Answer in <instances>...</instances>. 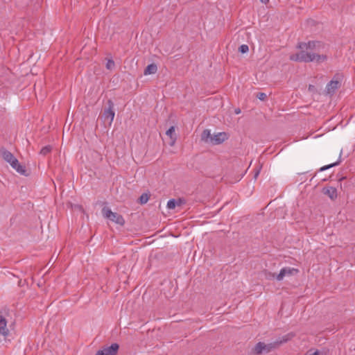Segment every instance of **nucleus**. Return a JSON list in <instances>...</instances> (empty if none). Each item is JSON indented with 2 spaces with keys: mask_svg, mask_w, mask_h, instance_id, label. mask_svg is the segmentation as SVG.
Wrapping results in <instances>:
<instances>
[{
  "mask_svg": "<svg viewBox=\"0 0 355 355\" xmlns=\"http://www.w3.org/2000/svg\"><path fill=\"white\" fill-rule=\"evenodd\" d=\"M114 104L111 99H108L106 103V106L103 110L102 114L100 116V119L104 122L109 120V124L111 125L112 123L115 112L114 110Z\"/></svg>",
  "mask_w": 355,
  "mask_h": 355,
  "instance_id": "4",
  "label": "nucleus"
},
{
  "mask_svg": "<svg viewBox=\"0 0 355 355\" xmlns=\"http://www.w3.org/2000/svg\"><path fill=\"white\" fill-rule=\"evenodd\" d=\"M102 214L105 218L109 219L116 224L120 225L121 226L125 224V220L122 215L116 212L112 211V210L107 207H104L102 209Z\"/></svg>",
  "mask_w": 355,
  "mask_h": 355,
  "instance_id": "3",
  "label": "nucleus"
},
{
  "mask_svg": "<svg viewBox=\"0 0 355 355\" xmlns=\"http://www.w3.org/2000/svg\"><path fill=\"white\" fill-rule=\"evenodd\" d=\"M249 51V47L247 44H242L239 48V51L241 53H246Z\"/></svg>",
  "mask_w": 355,
  "mask_h": 355,
  "instance_id": "23",
  "label": "nucleus"
},
{
  "mask_svg": "<svg viewBox=\"0 0 355 355\" xmlns=\"http://www.w3.org/2000/svg\"><path fill=\"white\" fill-rule=\"evenodd\" d=\"M31 0H28L27 2H26V4H28L29 1H31Z\"/></svg>",
  "mask_w": 355,
  "mask_h": 355,
  "instance_id": "35",
  "label": "nucleus"
},
{
  "mask_svg": "<svg viewBox=\"0 0 355 355\" xmlns=\"http://www.w3.org/2000/svg\"><path fill=\"white\" fill-rule=\"evenodd\" d=\"M259 171H260V169H258L256 171L255 173H254V178L256 179L257 178V176L259 175Z\"/></svg>",
  "mask_w": 355,
  "mask_h": 355,
  "instance_id": "28",
  "label": "nucleus"
},
{
  "mask_svg": "<svg viewBox=\"0 0 355 355\" xmlns=\"http://www.w3.org/2000/svg\"><path fill=\"white\" fill-rule=\"evenodd\" d=\"M52 150V146L51 145H47L46 146H44L40 153L44 156L48 155L49 153H50Z\"/></svg>",
  "mask_w": 355,
  "mask_h": 355,
  "instance_id": "20",
  "label": "nucleus"
},
{
  "mask_svg": "<svg viewBox=\"0 0 355 355\" xmlns=\"http://www.w3.org/2000/svg\"><path fill=\"white\" fill-rule=\"evenodd\" d=\"M178 202L174 198L170 199L167 202V207L169 209H173L177 207V205H178Z\"/></svg>",
  "mask_w": 355,
  "mask_h": 355,
  "instance_id": "21",
  "label": "nucleus"
},
{
  "mask_svg": "<svg viewBox=\"0 0 355 355\" xmlns=\"http://www.w3.org/2000/svg\"><path fill=\"white\" fill-rule=\"evenodd\" d=\"M176 201L178 202V205H177V206H181L182 205L185 203V200L183 198H178V200H176Z\"/></svg>",
  "mask_w": 355,
  "mask_h": 355,
  "instance_id": "26",
  "label": "nucleus"
},
{
  "mask_svg": "<svg viewBox=\"0 0 355 355\" xmlns=\"http://www.w3.org/2000/svg\"><path fill=\"white\" fill-rule=\"evenodd\" d=\"M323 194L327 196L331 200H334L338 197L337 190L335 187H324L322 189Z\"/></svg>",
  "mask_w": 355,
  "mask_h": 355,
  "instance_id": "10",
  "label": "nucleus"
},
{
  "mask_svg": "<svg viewBox=\"0 0 355 355\" xmlns=\"http://www.w3.org/2000/svg\"><path fill=\"white\" fill-rule=\"evenodd\" d=\"M53 257H52L50 259L49 262L53 261V263H54V262H55V261H53Z\"/></svg>",
  "mask_w": 355,
  "mask_h": 355,
  "instance_id": "33",
  "label": "nucleus"
},
{
  "mask_svg": "<svg viewBox=\"0 0 355 355\" xmlns=\"http://www.w3.org/2000/svg\"><path fill=\"white\" fill-rule=\"evenodd\" d=\"M322 42L320 41H309L308 42H298L297 48L300 49V51H307V50L313 51L318 47H320Z\"/></svg>",
  "mask_w": 355,
  "mask_h": 355,
  "instance_id": "5",
  "label": "nucleus"
},
{
  "mask_svg": "<svg viewBox=\"0 0 355 355\" xmlns=\"http://www.w3.org/2000/svg\"><path fill=\"white\" fill-rule=\"evenodd\" d=\"M78 209L83 210V208L81 205H77Z\"/></svg>",
  "mask_w": 355,
  "mask_h": 355,
  "instance_id": "32",
  "label": "nucleus"
},
{
  "mask_svg": "<svg viewBox=\"0 0 355 355\" xmlns=\"http://www.w3.org/2000/svg\"><path fill=\"white\" fill-rule=\"evenodd\" d=\"M299 272V270L294 268L285 267L281 269L279 273L277 275L276 279L278 281H282L285 276H292L297 275Z\"/></svg>",
  "mask_w": 355,
  "mask_h": 355,
  "instance_id": "8",
  "label": "nucleus"
},
{
  "mask_svg": "<svg viewBox=\"0 0 355 355\" xmlns=\"http://www.w3.org/2000/svg\"><path fill=\"white\" fill-rule=\"evenodd\" d=\"M240 112H241V110H240L239 108H238V109H236V110H235V113H236V114H239Z\"/></svg>",
  "mask_w": 355,
  "mask_h": 355,
  "instance_id": "30",
  "label": "nucleus"
},
{
  "mask_svg": "<svg viewBox=\"0 0 355 355\" xmlns=\"http://www.w3.org/2000/svg\"><path fill=\"white\" fill-rule=\"evenodd\" d=\"M256 96L261 101H264L267 98V95L263 92H258Z\"/></svg>",
  "mask_w": 355,
  "mask_h": 355,
  "instance_id": "24",
  "label": "nucleus"
},
{
  "mask_svg": "<svg viewBox=\"0 0 355 355\" xmlns=\"http://www.w3.org/2000/svg\"><path fill=\"white\" fill-rule=\"evenodd\" d=\"M290 59L300 62H303L307 63L315 62L318 64H320L327 60V56L326 55H319L309 51H300L295 54L291 55Z\"/></svg>",
  "mask_w": 355,
  "mask_h": 355,
  "instance_id": "1",
  "label": "nucleus"
},
{
  "mask_svg": "<svg viewBox=\"0 0 355 355\" xmlns=\"http://www.w3.org/2000/svg\"><path fill=\"white\" fill-rule=\"evenodd\" d=\"M115 67V62L114 61L110 58L108 59L106 63V68L109 70H112Z\"/></svg>",
  "mask_w": 355,
  "mask_h": 355,
  "instance_id": "22",
  "label": "nucleus"
},
{
  "mask_svg": "<svg viewBox=\"0 0 355 355\" xmlns=\"http://www.w3.org/2000/svg\"><path fill=\"white\" fill-rule=\"evenodd\" d=\"M16 171L24 176H28L29 173L27 172L26 166L24 165H21L19 162L17 163L16 166L12 167Z\"/></svg>",
  "mask_w": 355,
  "mask_h": 355,
  "instance_id": "16",
  "label": "nucleus"
},
{
  "mask_svg": "<svg viewBox=\"0 0 355 355\" xmlns=\"http://www.w3.org/2000/svg\"><path fill=\"white\" fill-rule=\"evenodd\" d=\"M7 321L6 319L1 315H0V334L3 336H7L8 334V329L6 327Z\"/></svg>",
  "mask_w": 355,
  "mask_h": 355,
  "instance_id": "13",
  "label": "nucleus"
},
{
  "mask_svg": "<svg viewBox=\"0 0 355 355\" xmlns=\"http://www.w3.org/2000/svg\"><path fill=\"white\" fill-rule=\"evenodd\" d=\"M312 87H313V86L310 85H309V89H312Z\"/></svg>",
  "mask_w": 355,
  "mask_h": 355,
  "instance_id": "34",
  "label": "nucleus"
},
{
  "mask_svg": "<svg viewBox=\"0 0 355 355\" xmlns=\"http://www.w3.org/2000/svg\"><path fill=\"white\" fill-rule=\"evenodd\" d=\"M345 178H341L340 179V180H343V179H345Z\"/></svg>",
  "mask_w": 355,
  "mask_h": 355,
  "instance_id": "36",
  "label": "nucleus"
},
{
  "mask_svg": "<svg viewBox=\"0 0 355 355\" xmlns=\"http://www.w3.org/2000/svg\"><path fill=\"white\" fill-rule=\"evenodd\" d=\"M340 162H341V159H340V155L338 159L336 162L331 163L330 164L322 166L319 169V171H326L331 167L336 166L339 165Z\"/></svg>",
  "mask_w": 355,
  "mask_h": 355,
  "instance_id": "18",
  "label": "nucleus"
},
{
  "mask_svg": "<svg viewBox=\"0 0 355 355\" xmlns=\"http://www.w3.org/2000/svg\"><path fill=\"white\" fill-rule=\"evenodd\" d=\"M276 274L271 272H266V278L267 279H272V278H276Z\"/></svg>",
  "mask_w": 355,
  "mask_h": 355,
  "instance_id": "25",
  "label": "nucleus"
},
{
  "mask_svg": "<svg viewBox=\"0 0 355 355\" xmlns=\"http://www.w3.org/2000/svg\"><path fill=\"white\" fill-rule=\"evenodd\" d=\"M265 343L263 342L257 343L255 346L252 349L249 355H259L264 353Z\"/></svg>",
  "mask_w": 355,
  "mask_h": 355,
  "instance_id": "11",
  "label": "nucleus"
},
{
  "mask_svg": "<svg viewBox=\"0 0 355 355\" xmlns=\"http://www.w3.org/2000/svg\"><path fill=\"white\" fill-rule=\"evenodd\" d=\"M119 349L118 343H112L110 346L103 347L97 351L95 355H116Z\"/></svg>",
  "mask_w": 355,
  "mask_h": 355,
  "instance_id": "7",
  "label": "nucleus"
},
{
  "mask_svg": "<svg viewBox=\"0 0 355 355\" xmlns=\"http://www.w3.org/2000/svg\"><path fill=\"white\" fill-rule=\"evenodd\" d=\"M0 154L2 158L9 163L12 167L16 166L17 163L19 162L12 153L3 147L0 149Z\"/></svg>",
  "mask_w": 355,
  "mask_h": 355,
  "instance_id": "6",
  "label": "nucleus"
},
{
  "mask_svg": "<svg viewBox=\"0 0 355 355\" xmlns=\"http://www.w3.org/2000/svg\"><path fill=\"white\" fill-rule=\"evenodd\" d=\"M157 71V66L155 63H151L145 68L144 74V75H150L155 74Z\"/></svg>",
  "mask_w": 355,
  "mask_h": 355,
  "instance_id": "14",
  "label": "nucleus"
},
{
  "mask_svg": "<svg viewBox=\"0 0 355 355\" xmlns=\"http://www.w3.org/2000/svg\"><path fill=\"white\" fill-rule=\"evenodd\" d=\"M229 138L228 133L225 132H218L214 136L211 135V131L205 129L201 134V140L206 143H211L212 145H219L227 140Z\"/></svg>",
  "mask_w": 355,
  "mask_h": 355,
  "instance_id": "2",
  "label": "nucleus"
},
{
  "mask_svg": "<svg viewBox=\"0 0 355 355\" xmlns=\"http://www.w3.org/2000/svg\"><path fill=\"white\" fill-rule=\"evenodd\" d=\"M294 336L295 334L291 332L287 334L286 335L283 336L282 338H279L276 340L278 343V345L279 347L281 345L291 340Z\"/></svg>",
  "mask_w": 355,
  "mask_h": 355,
  "instance_id": "15",
  "label": "nucleus"
},
{
  "mask_svg": "<svg viewBox=\"0 0 355 355\" xmlns=\"http://www.w3.org/2000/svg\"><path fill=\"white\" fill-rule=\"evenodd\" d=\"M340 82L338 80H331L329 82L326 87L327 93L329 94H332L335 92V91L340 87Z\"/></svg>",
  "mask_w": 355,
  "mask_h": 355,
  "instance_id": "12",
  "label": "nucleus"
},
{
  "mask_svg": "<svg viewBox=\"0 0 355 355\" xmlns=\"http://www.w3.org/2000/svg\"><path fill=\"white\" fill-rule=\"evenodd\" d=\"M166 135L169 137V141L168 142V144L170 146H174V144L177 140V135L175 134V126H174V125L171 126L166 130Z\"/></svg>",
  "mask_w": 355,
  "mask_h": 355,
  "instance_id": "9",
  "label": "nucleus"
},
{
  "mask_svg": "<svg viewBox=\"0 0 355 355\" xmlns=\"http://www.w3.org/2000/svg\"><path fill=\"white\" fill-rule=\"evenodd\" d=\"M260 1L263 3L266 4L269 2V0H260Z\"/></svg>",
  "mask_w": 355,
  "mask_h": 355,
  "instance_id": "29",
  "label": "nucleus"
},
{
  "mask_svg": "<svg viewBox=\"0 0 355 355\" xmlns=\"http://www.w3.org/2000/svg\"><path fill=\"white\" fill-rule=\"evenodd\" d=\"M150 198V194L147 193H142L137 200V202L140 205L146 204Z\"/></svg>",
  "mask_w": 355,
  "mask_h": 355,
  "instance_id": "19",
  "label": "nucleus"
},
{
  "mask_svg": "<svg viewBox=\"0 0 355 355\" xmlns=\"http://www.w3.org/2000/svg\"><path fill=\"white\" fill-rule=\"evenodd\" d=\"M279 347L278 345V343L277 342V340L268 344H265L264 353H269Z\"/></svg>",
  "mask_w": 355,
  "mask_h": 355,
  "instance_id": "17",
  "label": "nucleus"
},
{
  "mask_svg": "<svg viewBox=\"0 0 355 355\" xmlns=\"http://www.w3.org/2000/svg\"><path fill=\"white\" fill-rule=\"evenodd\" d=\"M78 209L83 210V208L81 205H77Z\"/></svg>",
  "mask_w": 355,
  "mask_h": 355,
  "instance_id": "31",
  "label": "nucleus"
},
{
  "mask_svg": "<svg viewBox=\"0 0 355 355\" xmlns=\"http://www.w3.org/2000/svg\"><path fill=\"white\" fill-rule=\"evenodd\" d=\"M305 355H319V352L316 350L315 352L309 354V352L306 353Z\"/></svg>",
  "mask_w": 355,
  "mask_h": 355,
  "instance_id": "27",
  "label": "nucleus"
}]
</instances>
